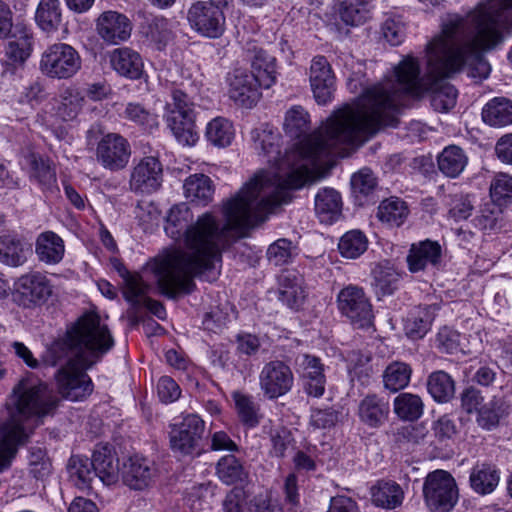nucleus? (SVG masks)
<instances>
[{
	"instance_id": "f257e3e1",
	"label": "nucleus",
	"mask_w": 512,
	"mask_h": 512,
	"mask_svg": "<svg viewBox=\"0 0 512 512\" xmlns=\"http://www.w3.org/2000/svg\"><path fill=\"white\" fill-rule=\"evenodd\" d=\"M240 191L223 203L225 223L212 213L205 212L186 230L184 245L187 251L176 250L156 258L152 271L160 292L176 299L195 290L194 278L215 268L222 261V253L244 231L265 221L272 202L256 197L275 190L264 186L262 190Z\"/></svg>"
},
{
	"instance_id": "f03ea898",
	"label": "nucleus",
	"mask_w": 512,
	"mask_h": 512,
	"mask_svg": "<svg viewBox=\"0 0 512 512\" xmlns=\"http://www.w3.org/2000/svg\"><path fill=\"white\" fill-rule=\"evenodd\" d=\"M512 16V0H488L465 16L449 13L440 33L426 45V74L433 81L449 78L467 68L476 81L491 71L482 52L502 41V30Z\"/></svg>"
},
{
	"instance_id": "7ed1b4c3",
	"label": "nucleus",
	"mask_w": 512,
	"mask_h": 512,
	"mask_svg": "<svg viewBox=\"0 0 512 512\" xmlns=\"http://www.w3.org/2000/svg\"><path fill=\"white\" fill-rule=\"evenodd\" d=\"M328 121L325 135L312 134L308 138L301 140L293 149L280 156L281 136L277 130L262 125L251 131V138L254 143V149L258 153L268 157V161H274L277 166V172L256 174L253 179L246 183L241 189H247V194L253 190H262L264 186L275 187L274 191L265 196L256 197V203L265 199L271 203L270 212L283 203L291 200L290 190L303 187L313 176V169L321 163H324L331 155H341L338 149L343 145H355L353 141H341L332 138L329 131L330 122Z\"/></svg>"
},
{
	"instance_id": "20e7f679",
	"label": "nucleus",
	"mask_w": 512,
	"mask_h": 512,
	"mask_svg": "<svg viewBox=\"0 0 512 512\" xmlns=\"http://www.w3.org/2000/svg\"><path fill=\"white\" fill-rule=\"evenodd\" d=\"M394 74L396 83H380L367 89L355 107H346L336 114L329 126L332 138L360 146L382 127L398 125V116L408 98L420 96L426 88L419 61L411 55L399 62Z\"/></svg>"
},
{
	"instance_id": "39448f33",
	"label": "nucleus",
	"mask_w": 512,
	"mask_h": 512,
	"mask_svg": "<svg viewBox=\"0 0 512 512\" xmlns=\"http://www.w3.org/2000/svg\"><path fill=\"white\" fill-rule=\"evenodd\" d=\"M114 339L95 312L84 313L46 350L43 361L49 366L61 364L54 378L59 394L70 401H81L94 385L88 369L112 349Z\"/></svg>"
},
{
	"instance_id": "423d86ee",
	"label": "nucleus",
	"mask_w": 512,
	"mask_h": 512,
	"mask_svg": "<svg viewBox=\"0 0 512 512\" xmlns=\"http://www.w3.org/2000/svg\"><path fill=\"white\" fill-rule=\"evenodd\" d=\"M58 403L53 389L31 374L19 379L9 396V405L15 416L23 419H41L52 415Z\"/></svg>"
},
{
	"instance_id": "0eeeda50",
	"label": "nucleus",
	"mask_w": 512,
	"mask_h": 512,
	"mask_svg": "<svg viewBox=\"0 0 512 512\" xmlns=\"http://www.w3.org/2000/svg\"><path fill=\"white\" fill-rule=\"evenodd\" d=\"M195 105L189 94L180 87L171 88V101L164 108L167 126L183 145L192 146L198 140L195 131Z\"/></svg>"
},
{
	"instance_id": "6e6552de",
	"label": "nucleus",
	"mask_w": 512,
	"mask_h": 512,
	"mask_svg": "<svg viewBox=\"0 0 512 512\" xmlns=\"http://www.w3.org/2000/svg\"><path fill=\"white\" fill-rule=\"evenodd\" d=\"M99 137L95 152L97 162L111 172L125 169L132 154L129 141L119 133L105 134L101 124H93L86 134L88 143Z\"/></svg>"
},
{
	"instance_id": "1a4fd4ad",
	"label": "nucleus",
	"mask_w": 512,
	"mask_h": 512,
	"mask_svg": "<svg viewBox=\"0 0 512 512\" xmlns=\"http://www.w3.org/2000/svg\"><path fill=\"white\" fill-rule=\"evenodd\" d=\"M81 68V57L71 45L54 43L42 53L39 70L50 79H69Z\"/></svg>"
},
{
	"instance_id": "9d476101",
	"label": "nucleus",
	"mask_w": 512,
	"mask_h": 512,
	"mask_svg": "<svg viewBox=\"0 0 512 512\" xmlns=\"http://www.w3.org/2000/svg\"><path fill=\"white\" fill-rule=\"evenodd\" d=\"M425 503L432 512H449L459 499V490L454 477L447 471L435 470L424 481Z\"/></svg>"
},
{
	"instance_id": "9b49d317",
	"label": "nucleus",
	"mask_w": 512,
	"mask_h": 512,
	"mask_svg": "<svg viewBox=\"0 0 512 512\" xmlns=\"http://www.w3.org/2000/svg\"><path fill=\"white\" fill-rule=\"evenodd\" d=\"M337 307L356 328H368L373 323V310L362 287L349 284L337 295Z\"/></svg>"
},
{
	"instance_id": "f8f14e48",
	"label": "nucleus",
	"mask_w": 512,
	"mask_h": 512,
	"mask_svg": "<svg viewBox=\"0 0 512 512\" xmlns=\"http://www.w3.org/2000/svg\"><path fill=\"white\" fill-rule=\"evenodd\" d=\"M51 281L41 272L32 271L21 275L14 283L12 297L23 308L44 304L52 295Z\"/></svg>"
},
{
	"instance_id": "ddd939ff",
	"label": "nucleus",
	"mask_w": 512,
	"mask_h": 512,
	"mask_svg": "<svg viewBox=\"0 0 512 512\" xmlns=\"http://www.w3.org/2000/svg\"><path fill=\"white\" fill-rule=\"evenodd\" d=\"M170 447L174 452L191 455L201 450L205 422L196 414H188L170 426Z\"/></svg>"
},
{
	"instance_id": "4468645a",
	"label": "nucleus",
	"mask_w": 512,
	"mask_h": 512,
	"mask_svg": "<svg viewBox=\"0 0 512 512\" xmlns=\"http://www.w3.org/2000/svg\"><path fill=\"white\" fill-rule=\"evenodd\" d=\"M190 26L208 38H218L225 30V16L221 7L207 1H197L187 12Z\"/></svg>"
},
{
	"instance_id": "2eb2a0df",
	"label": "nucleus",
	"mask_w": 512,
	"mask_h": 512,
	"mask_svg": "<svg viewBox=\"0 0 512 512\" xmlns=\"http://www.w3.org/2000/svg\"><path fill=\"white\" fill-rule=\"evenodd\" d=\"M294 375L289 365L281 360L267 362L259 373V387L270 400L277 399L292 389Z\"/></svg>"
},
{
	"instance_id": "dca6fc26",
	"label": "nucleus",
	"mask_w": 512,
	"mask_h": 512,
	"mask_svg": "<svg viewBox=\"0 0 512 512\" xmlns=\"http://www.w3.org/2000/svg\"><path fill=\"white\" fill-rule=\"evenodd\" d=\"M163 166L155 156L141 158L131 169L129 189L136 194H151L162 185Z\"/></svg>"
},
{
	"instance_id": "f3484780",
	"label": "nucleus",
	"mask_w": 512,
	"mask_h": 512,
	"mask_svg": "<svg viewBox=\"0 0 512 512\" xmlns=\"http://www.w3.org/2000/svg\"><path fill=\"white\" fill-rule=\"evenodd\" d=\"M228 95L236 104L252 108L261 97L253 75L244 68H235L226 76Z\"/></svg>"
},
{
	"instance_id": "a211bd4d",
	"label": "nucleus",
	"mask_w": 512,
	"mask_h": 512,
	"mask_svg": "<svg viewBox=\"0 0 512 512\" xmlns=\"http://www.w3.org/2000/svg\"><path fill=\"white\" fill-rule=\"evenodd\" d=\"M310 86L316 102L325 105L333 98L335 76L328 60L324 56H315L309 70Z\"/></svg>"
},
{
	"instance_id": "6ab92c4d",
	"label": "nucleus",
	"mask_w": 512,
	"mask_h": 512,
	"mask_svg": "<svg viewBox=\"0 0 512 512\" xmlns=\"http://www.w3.org/2000/svg\"><path fill=\"white\" fill-rule=\"evenodd\" d=\"M295 363L307 395L315 398L321 397L326 386L324 365L321 359L314 355L302 354L296 358Z\"/></svg>"
},
{
	"instance_id": "aec40b11",
	"label": "nucleus",
	"mask_w": 512,
	"mask_h": 512,
	"mask_svg": "<svg viewBox=\"0 0 512 512\" xmlns=\"http://www.w3.org/2000/svg\"><path fill=\"white\" fill-rule=\"evenodd\" d=\"M156 476L155 463L139 455L129 457L121 469L123 483L133 490H143L149 487Z\"/></svg>"
},
{
	"instance_id": "412c9836",
	"label": "nucleus",
	"mask_w": 512,
	"mask_h": 512,
	"mask_svg": "<svg viewBox=\"0 0 512 512\" xmlns=\"http://www.w3.org/2000/svg\"><path fill=\"white\" fill-rule=\"evenodd\" d=\"M96 30L105 42L116 45L131 36L132 23L126 15L109 10L97 18Z\"/></svg>"
},
{
	"instance_id": "4be33fe9",
	"label": "nucleus",
	"mask_w": 512,
	"mask_h": 512,
	"mask_svg": "<svg viewBox=\"0 0 512 512\" xmlns=\"http://www.w3.org/2000/svg\"><path fill=\"white\" fill-rule=\"evenodd\" d=\"M346 107H355V105H345L343 108L336 110L327 119L324 127L318 131L313 132V134H321L324 136L328 121L331 118H334L338 112L344 110ZM283 130L285 134L292 139H300L304 137V140L308 138L310 136L308 133L311 130V120L308 111L300 105H294L289 108L285 113Z\"/></svg>"
},
{
	"instance_id": "5701e85b",
	"label": "nucleus",
	"mask_w": 512,
	"mask_h": 512,
	"mask_svg": "<svg viewBox=\"0 0 512 512\" xmlns=\"http://www.w3.org/2000/svg\"><path fill=\"white\" fill-rule=\"evenodd\" d=\"M389 415L390 403L385 397L370 393L359 401L357 416L369 428H380L388 421Z\"/></svg>"
},
{
	"instance_id": "b1692460",
	"label": "nucleus",
	"mask_w": 512,
	"mask_h": 512,
	"mask_svg": "<svg viewBox=\"0 0 512 512\" xmlns=\"http://www.w3.org/2000/svg\"><path fill=\"white\" fill-rule=\"evenodd\" d=\"M442 258V248L437 241L426 239L413 243L407 255L408 269L412 273L437 267Z\"/></svg>"
},
{
	"instance_id": "393cba45",
	"label": "nucleus",
	"mask_w": 512,
	"mask_h": 512,
	"mask_svg": "<svg viewBox=\"0 0 512 512\" xmlns=\"http://www.w3.org/2000/svg\"><path fill=\"white\" fill-rule=\"evenodd\" d=\"M25 163L30 181L36 183L43 192L57 189L56 167L49 158L31 152L25 155Z\"/></svg>"
},
{
	"instance_id": "a878e982",
	"label": "nucleus",
	"mask_w": 512,
	"mask_h": 512,
	"mask_svg": "<svg viewBox=\"0 0 512 512\" xmlns=\"http://www.w3.org/2000/svg\"><path fill=\"white\" fill-rule=\"evenodd\" d=\"M92 467L103 484L113 485L119 480V459L113 447L108 444L97 445L92 455Z\"/></svg>"
},
{
	"instance_id": "bb28decb",
	"label": "nucleus",
	"mask_w": 512,
	"mask_h": 512,
	"mask_svg": "<svg viewBox=\"0 0 512 512\" xmlns=\"http://www.w3.org/2000/svg\"><path fill=\"white\" fill-rule=\"evenodd\" d=\"M31 254V246L24 237L8 233L0 236V264L17 268L23 266Z\"/></svg>"
},
{
	"instance_id": "cd10ccee",
	"label": "nucleus",
	"mask_w": 512,
	"mask_h": 512,
	"mask_svg": "<svg viewBox=\"0 0 512 512\" xmlns=\"http://www.w3.org/2000/svg\"><path fill=\"white\" fill-rule=\"evenodd\" d=\"M109 61L112 69L122 77L138 80L144 74L141 55L130 47H120L111 51Z\"/></svg>"
},
{
	"instance_id": "c85d7f7f",
	"label": "nucleus",
	"mask_w": 512,
	"mask_h": 512,
	"mask_svg": "<svg viewBox=\"0 0 512 512\" xmlns=\"http://www.w3.org/2000/svg\"><path fill=\"white\" fill-rule=\"evenodd\" d=\"M23 425L16 419H11L2 427L0 439V471L8 467L15 457L18 446L27 439Z\"/></svg>"
},
{
	"instance_id": "c756f323",
	"label": "nucleus",
	"mask_w": 512,
	"mask_h": 512,
	"mask_svg": "<svg viewBox=\"0 0 512 512\" xmlns=\"http://www.w3.org/2000/svg\"><path fill=\"white\" fill-rule=\"evenodd\" d=\"M35 254L39 262L56 265L64 258V240L53 231H44L36 237Z\"/></svg>"
},
{
	"instance_id": "7c9ffc66",
	"label": "nucleus",
	"mask_w": 512,
	"mask_h": 512,
	"mask_svg": "<svg viewBox=\"0 0 512 512\" xmlns=\"http://www.w3.org/2000/svg\"><path fill=\"white\" fill-rule=\"evenodd\" d=\"M342 199L332 188H323L315 196V212L321 223L331 224L341 215Z\"/></svg>"
},
{
	"instance_id": "2f4dec72",
	"label": "nucleus",
	"mask_w": 512,
	"mask_h": 512,
	"mask_svg": "<svg viewBox=\"0 0 512 512\" xmlns=\"http://www.w3.org/2000/svg\"><path fill=\"white\" fill-rule=\"evenodd\" d=\"M498 470L488 463H477L473 466L469 475V485L478 495L491 494L499 484Z\"/></svg>"
},
{
	"instance_id": "473e14b6",
	"label": "nucleus",
	"mask_w": 512,
	"mask_h": 512,
	"mask_svg": "<svg viewBox=\"0 0 512 512\" xmlns=\"http://www.w3.org/2000/svg\"><path fill=\"white\" fill-rule=\"evenodd\" d=\"M482 120L491 127L502 128L512 124V100L495 97L482 109Z\"/></svg>"
},
{
	"instance_id": "72a5a7b5",
	"label": "nucleus",
	"mask_w": 512,
	"mask_h": 512,
	"mask_svg": "<svg viewBox=\"0 0 512 512\" xmlns=\"http://www.w3.org/2000/svg\"><path fill=\"white\" fill-rule=\"evenodd\" d=\"M403 499L404 492L395 481L380 480L371 488V500L377 507L395 509Z\"/></svg>"
},
{
	"instance_id": "f704fd0d",
	"label": "nucleus",
	"mask_w": 512,
	"mask_h": 512,
	"mask_svg": "<svg viewBox=\"0 0 512 512\" xmlns=\"http://www.w3.org/2000/svg\"><path fill=\"white\" fill-rule=\"evenodd\" d=\"M35 22L45 33L56 32L62 23V7L59 0H40L36 12Z\"/></svg>"
},
{
	"instance_id": "c9c22d12",
	"label": "nucleus",
	"mask_w": 512,
	"mask_h": 512,
	"mask_svg": "<svg viewBox=\"0 0 512 512\" xmlns=\"http://www.w3.org/2000/svg\"><path fill=\"white\" fill-rule=\"evenodd\" d=\"M193 214L185 203L176 204L170 208L166 217L165 232L174 239H185L186 230L192 224Z\"/></svg>"
},
{
	"instance_id": "e433bc0d",
	"label": "nucleus",
	"mask_w": 512,
	"mask_h": 512,
	"mask_svg": "<svg viewBox=\"0 0 512 512\" xmlns=\"http://www.w3.org/2000/svg\"><path fill=\"white\" fill-rule=\"evenodd\" d=\"M184 194L192 202L207 205L213 197L214 185L210 177L204 174L190 175L183 185Z\"/></svg>"
},
{
	"instance_id": "4c0bfd02",
	"label": "nucleus",
	"mask_w": 512,
	"mask_h": 512,
	"mask_svg": "<svg viewBox=\"0 0 512 512\" xmlns=\"http://www.w3.org/2000/svg\"><path fill=\"white\" fill-rule=\"evenodd\" d=\"M374 0H343L340 4L341 20L350 26H358L371 17Z\"/></svg>"
},
{
	"instance_id": "58836bf2",
	"label": "nucleus",
	"mask_w": 512,
	"mask_h": 512,
	"mask_svg": "<svg viewBox=\"0 0 512 512\" xmlns=\"http://www.w3.org/2000/svg\"><path fill=\"white\" fill-rule=\"evenodd\" d=\"M374 286L377 293L381 295H391L399 287L401 274L388 261L378 263L372 270Z\"/></svg>"
},
{
	"instance_id": "ea45409f",
	"label": "nucleus",
	"mask_w": 512,
	"mask_h": 512,
	"mask_svg": "<svg viewBox=\"0 0 512 512\" xmlns=\"http://www.w3.org/2000/svg\"><path fill=\"white\" fill-rule=\"evenodd\" d=\"M408 214L409 209L405 201L398 197H390L378 206L377 218L391 227H399L405 222Z\"/></svg>"
},
{
	"instance_id": "a19ab883",
	"label": "nucleus",
	"mask_w": 512,
	"mask_h": 512,
	"mask_svg": "<svg viewBox=\"0 0 512 512\" xmlns=\"http://www.w3.org/2000/svg\"><path fill=\"white\" fill-rule=\"evenodd\" d=\"M427 389L436 402L447 403L454 397L455 382L447 372L438 370L428 376Z\"/></svg>"
},
{
	"instance_id": "79ce46f5",
	"label": "nucleus",
	"mask_w": 512,
	"mask_h": 512,
	"mask_svg": "<svg viewBox=\"0 0 512 512\" xmlns=\"http://www.w3.org/2000/svg\"><path fill=\"white\" fill-rule=\"evenodd\" d=\"M439 170L448 177H457L467 164V156L456 145L446 147L437 159Z\"/></svg>"
},
{
	"instance_id": "37998d69",
	"label": "nucleus",
	"mask_w": 512,
	"mask_h": 512,
	"mask_svg": "<svg viewBox=\"0 0 512 512\" xmlns=\"http://www.w3.org/2000/svg\"><path fill=\"white\" fill-rule=\"evenodd\" d=\"M437 307L424 306L419 307L418 310L411 314L406 320L405 331L409 338L420 339L429 331L430 326L435 317Z\"/></svg>"
},
{
	"instance_id": "c03bdc74",
	"label": "nucleus",
	"mask_w": 512,
	"mask_h": 512,
	"mask_svg": "<svg viewBox=\"0 0 512 512\" xmlns=\"http://www.w3.org/2000/svg\"><path fill=\"white\" fill-rule=\"evenodd\" d=\"M232 397L241 423L248 428L256 427L260 423L262 415L260 406L254 401V398L239 391L234 392Z\"/></svg>"
},
{
	"instance_id": "a18cd8bd",
	"label": "nucleus",
	"mask_w": 512,
	"mask_h": 512,
	"mask_svg": "<svg viewBox=\"0 0 512 512\" xmlns=\"http://www.w3.org/2000/svg\"><path fill=\"white\" fill-rule=\"evenodd\" d=\"M114 267L124 281V298L129 303L138 305L140 303L139 297L147 292L149 286L144 283L139 274H131L122 263L117 261Z\"/></svg>"
},
{
	"instance_id": "49530a36",
	"label": "nucleus",
	"mask_w": 512,
	"mask_h": 512,
	"mask_svg": "<svg viewBox=\"0 0 512 512\" xmlns=\"http://www.w3.org/2000/svg\"><path fill=\"white\" fill-rule=\"evenodd\" d=\"M393 406L395 414L405 421L418 420L422 416L424 408L422 399L412 393H400L395 397Z\"/></svg>"
},
{
	"instance_id": "de8ad7c7",
	"label": "nucleus",
	"mask_w": 512,
	"mask_h": 512,
	"mask_svg": "<svg viewBox=\"0 0 512 512\" xmlns=\"http://www.w3.org/2000/svg\"><path fill=\"white\" fill-rule=\"evenodd\" d=\"M279 299L290 308L298 307L304 298L301 279L292 271L280 276Z\"/></svg>"
},
{
	"instance_id": "09e8293b",
	"label": "nucleus",
	"mask_w": 512,
	"mask_h": 512,
	"mask_svg": "<svg viewBox=\"0 0 512 512\" xmlns=\"http://www.w3.org/2000/svg\"><path fill=\"white\" fill-rule=\"evenodd\" d=\"M411 374L412 369L407 363L399 361L390 363L383 373L385 389L393 393L404 389L410 382Z\"/></svg>"
},
{
	"instance_id": "8fccbe9b",
	"label": "nucleus",
	"mask_w": 512,
	"mask_h": 512,
	"mask_svg": "<svg viewBox=\"0 0 512 512\" xmlns=\"http://www.w3.org/2000/svg\"><path fill=\"white\" fill-rule=\"evenodd\" d=\"M32 44L33 38L28 33L21 32L19 36L14 35L5 48L8 63L22 65L30 57Z\"/></svg>"
},
{
	"instance_id": "3c124183",
	"label": "nucleus",
	"mask_w": 512,
	"mask_h": 512,
	"mask_svg": "<svg viewBox=\"0 0 512 512\" xmlns=\"http://www.w3.org/2000/svg\"><path fill=\"white\" fill-rule=\"evenodd\" d=\"M216 473L227 485L243 482L248 475L241 461L234 455L221 457L216 465Z\"/></svg>"
},
{
	"instance_id": "603ef678",
	"label": "nucleus",
	"mask_w": 512,
	"mask_h": 512,
	"mask_svg": "<svg viewBox=\"0 0 512 512\" xmlns=\"http://www.w3.org/2000/svg\"><path fill=\"white\" fill-rule=\"evenodd\" d=\"M367 247L368 239L360 230L346 232L338 244L340 254L348 259L358 258L367 250Z\"/></svg>"
},
{
	"instance_id": "864d4df0",
	"label": "nucleus",
	"mask_w": 512,
	"mask_h": 512,
	"mask_svg": "<svg viewBox=\"0 0 512 512\" xmlns=\"http://www.w3.org/2000/svg\"><path fill=\"white\" fill-rule=\"evenodd\" d=\"M205 134L207 140L214 146L226 147L234 138V129L227 119L217 117L208 123Z\"/></svg>"
},
{
	"instance_id": "5fc2aeb1",
	"label": "nucleus",
	"mask_w": 512,
	"mask_h": 512,
	"mask_svg": "<svg viewBox=\"0 0 512 512\" xmlns=\"http://www.w3.org/2000/svg\"><path fill=\"white\" fill-rule=\"evenodd\" d=\"M124 117L147 132L158 128V115L140 103L130 102L124 110Z\"/></svg>"
},
{
	"instance_id": "6e6d98bb",
	"label": "nucleus",
	"mask_w": 512,
	"mask_h": 512,
	"mask_svg": "<svg viewBox=\"0 0 512 512\" xmlns=\"http://www.w3.org/2000/svg\"><path fill=\"white\" fill-rule=\"evenodd\" d=\"M70 478L79 488H88L95 473L92 467V459L86 457L72 456L68 462Z\"/></svg>"
},
{
	"instance_id": "4d7b16f0",
	"label": "nucleus",
	"mask_w": 512,
	"mask_h": 512,
	"mask_svg": "<svg viewBox=\"0 0 512 512\" xmlns=\"http://www.w3.org/2000/svg\"><path fill=\"white\" fill-rule=\"evenodd\" d=\"M490 197L498 207L507 206L512 202V176L499 172L494 175L489 187Z\"/></svg>"
},
{
	"instance_id": "13d9d810",
	"label": "nucleus",
	"mask_w": 512,
	"mask_h": 512,
	"mask_svg": "<svg viewBox=\"0 0 512 512\" xmlns=\"http://www.w3.org/2000/svg\"><path fill=\"white\" fill-rule=\"evenodd\" d=\"M61 102L57 114L64 121L73 120L83 107L84 98L76 89L67 88L61 94Z\"/></svg>"
},
{
	"instance_id": "bf43d9fd",
	"label": "nucleus",
	"mask_w": 512,
	"mask_h": 512,
	"mask_svg": "<svg viewBox=\"0 0 512 512\" xmlns=\"http://www.w3.org/2000/svg\"><path fill=\"white\" fill-rule=\"evenodd\" d=\"M458 92L449 83L439 84L431 94V105L439 112H447L456 105Z\"/></svg>"
},
{
	"instance_id": "052dcab7",
	"label": "nucleus",
	"mask_w": 512,
	"mask_h": 512,
	"mask_svg": "<svg viewBox=\"0 0 512 512\" xmlns=\"http://www.w3.org/2000/svg\"><path fill=\"white\" fill-rule=\"evenodd\" d=\"M29 473L36 479H44L51 472V462L46 451L40 447H31L28 455Z\"/></svg>"
},
{
	"instance_id": "680f3d73",
	"label": "nucleus",
	"mask_w": 512,
	"mask_h": 512,
	"mask_svg": "<svg viewBox=\"0 0 512 512\" xmlns=\"http://www.w3.org/2000/svg\"><path fill=\"white\" fill-rule=\"evenodd\" d=\"M351 187L357 197H367L376 189L377 181L370 169H362L352 176Z\"/></svg>"
},
{
	"instance_id": "e2e57ef3",
	"label": "nucleus",
	"mask_w": 512,
	"mask_h": 512,
	"mask_svg": "<svg viewBox=\"0 0 512 512\" xmlns=\"http://www.w3.org/2000/svg\"><path fill=\"white\" fill-rule=\"evenodd\" d=\"M436 347L442 353H457L460 350V334L446 326L441 328L436 337Z\"/></svg>"
},
{
	"instance_id": "0e129e2a",
	"label": "nucleus",
	"mask_w": 512,
	"mask_h": 512,
	"mask_svg": "<svg viewBox=\"0 0 512 512\" xmlns=\"http://www.w3.org/2000/svg\"><path fill=\"white\" fill-rule=\"evenodd\" d=\"M267 257L276 266L288 263L292 257V242L284 238L277 240L269 246Z\"/></svg>"
},
{
	"instance_id": "69168bd1",
	"label": "nucleus",
	"mask_w": 512,
	"mask_h": 512,
	"mask_svg": "<svg viewBox=\"0 0 512 512\" xmlns=\"http://www.w3.org/2000/svg\"><path fill=\"white\" fill-rule=\"evenodd\" d=\"M449 206V215L456 221L466 220L474 209L470 197L464 194L452 195Z\"/></svg>"
},
{
	"instance_id": "338daca9",
	"label": "nucleus",
	"mask_w": 512,
	"mask_h": 512,
	"mask_svg": "<svg viewBox=\"0 0 512 512\" xmlns=\"http://www.w3.org/2000/svg\"><path fill=\"white\" fill-rule=\"evenodd\" d=\"M496 204H486L475 218V225L484 231L495 230L498 226L501 210L496 208Z\"/></svg>"
},
{
	"instance_id": "774afa93",
	"label": "nucleus",
	"mask_w": 512,
	"mask_h": 512,
	"mask_svg": "<svg viewBox=\"0 0 512 512\" xmlns=\"http://www.w3.org/2000/svg\"><path fill=\"white\" fill-rule=\"evenodd\" d=\"M247 499L248 495L242 487H234L222 502L223 512H244Z\"/></svg>"
}]
</instances>
